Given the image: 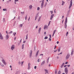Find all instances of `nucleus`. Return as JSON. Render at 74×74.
I'll list each match as a JSON object with an SVG mask.
<instances>
[{
  "mask_svg": "<svg viewBox=\"0 0 74 74\" xmlns=\"http://www.w3.org/2000/svg\"><path fill=\"white\" fill-rule=\"evenodd\" d=\"M67 17L65 20V25L64 26H65V29H66V27H67Z\"/></svg>",
  "mask_w": 74,
  "mask_h": 74,
  "instance_id": "1",
  "label": "nucleus"
},
{
  "mask_svg": "<svg viewBox=\"0 0 74 74\" xmlns=\"http://www.w3.org/2000/svg\"><path fill=\"white\" fill-rule=\"evenodd\" d=\"M73 0H71V1H70V3L69 5V9L71 7V6H72V4H73Z\"/></svg>",
  "mask_w": 74,
  "mask_h": 74,
  "instance_id": "2",
  "label": "nucleus"
},
{
  "mask_svg": "<svg viewBox=\"0 0 74 74\" xmlns=\"http://www.w3.org/2000/svg\"><path fill=\"white\" fill-rule=\"evenodd\" d=\"M64 71L66 74H68V69L67 67L65 68Z\"/></svg>",
  "mask_w": 74,
  "mask_h": 74,
  "instance_id": "3",
  "label": "nucleus"
},
{
  "mask_svg": "<svg viewBox=\"0 0 74 74\" xmlns=\"http://www.w3.org/2000/svg\"><path fill=\"white\" fill-rule=\"evenodd\" d=\"M32 52H33V51H32V50H30V55L29 56V57L31 58V57H32Z\"/></svg>",
  "mask_w": 74,
  "mask_h": 74,
  "instance_id": "4",
  "label": "nucleus"
},
{
  "mask_svg": "<svg viewBox=\"0 0 74 74\" xmlns=\"http://www.w3.org/2000/svg\"><path fill=\"white\" fill-rule=\"evenodd\" d=\"M0 39L1 40H3V37L2 36V34H1V33L0 32Z\"/></svg>",
  "mask_w": 74,
  "mask_h": 74,
  "instance_id": "5",
  "label": "nucleus"
},
{
  "mask_svg": "<svg viewBox=\"0 0 74 74\" xmlns=\"http://www.w3.org/2000/svg\"><path fill=\"white\" fill-rule=\"evenodd\" d=\"M70 54H67L66 57V60L68 59L70 57Z\"/></svg>",
  "mask_w": 74,
  "mask_h": 74,
  "instance_id": "6",
  "label": "nucleus"
},
{
  "mask_svg": "<svg viewBox=\"0 0 74 74\" xmlns=\"http://www.w3.org/2000/svg\"><path fill=\"white\" fill-rule=\"evenodd\" d=\"M15 48V45H12L11 47L12 50H13Z\"/></svg>",
  "mask_w": 74,
  "mask_h": 74,
  "instance_id": "7",
  "label": "nucleus"
},
{
  "mask_svg": "<svg viewBox=\"0 0 74 74\" xmlns=\"http://www.w3.org/2000/svg\"><path fill=\"white\" fill-rule=\"evenodd\" d=\"M54 15H55V14H53L51 15V18H50L51 20H52V18H53V16H54Z\"/></svg>",
  "mask_w": 74,
  "mask_h": 74,
  "instance_id": "8",
  "label": "nucleus"
},
{
  "mask_svg": "<svg viewBox=\"0 0 74 74\" xmlns=\"http://www.w3.org/2000/svg\"><path fill=\"white\" fill-rule=\"evenodd\" d=\"M44 2H42L41 4V8H42L44 7Z\"/></svg>",
  "mask_w": 74,
  "mask_h": 74,
  "instance_id": "9",
  "label": "nucleus"
},
{
  "mask_svg": "<svg viewBox=\"0 0 74 74\" xmlns=\"http://www.w3.org/2000/svg\"><path fill=\"white\" fill-rule=\"evenodd\" d=\"M45 64V60H44L42 62L41 64L40 65V66H42L43 64Z\"/></svg>",
  "mask_w": 74,
  "mask_h": 74,
  "instance_id": "10",
  "label": "nucleus"
},
{
  "mask_svg": "<svg viewBox=\"0 0 74 74\" xmlns=\"http://www.w3.org/2000/svg\"><path fill=\"white\" fill-rule=\"evenodd\" d=\"M47 28H48V26L47 25H45L44 27V30H45V29H47Z\"/></svg>",
  "mask_w": 74,
  "mask_h": 74,
  "instance_id": "11",
  "label": "nucleus"
},
{
  "mask_svg": "<svg viewBox=\"0 0 74 74\" xmlns=\"http://www.w3.org/2000/svg\"><path fill=\"white\" fill-rule=\"evenodd\" d=\"M6 39L7 40H8V38H9V37H10V36H9V35L8 34H7L6 36Z\"/></svg>",
  "mask_w": 74,
  "mask_h": 74,
  "instance_id": "12",
  "label": "nucleus"
},
{
  "mask_svg": "<svg viewBox=\"0 0 74 74\" xmlns=\"http://www.w3.org/2000/svg\"><path fill=\"white\" fill-rule=\"evenodd\" d=\"M37 17H38V14H37L35 16V21H36L37 18Z\"/></svg>",
  "mask_w": 74,
  "mask_h": 74,
  "instance_id": "13",
  "label": "nucleus"
},
{
  "mask_svg": "<svg viewBox=\"0 0 74 74\" xmlns=\"http://www.w3.org/2000/svg\"><path fill=\"white\" fill-rule=\"evenodd\" d=\"M31 64H30V63H28V70H30V65Z\"/></svg>",
  "mask_w": 74,
  "mask_h": 74,
  "instance_id": "14",
  "label": "nucleus"
},
{
  "mask_svg": "<svg viewBox=\"0 0 74 74\" xmlns=\"http://www.w3.org/2000/svg\"><path fill=\"white\" fill-rule=\"evenodd\" d=\"M64 63H63L62 64L61 66V68H62V67H63V66H64Z\"/></svg>",
  "mask_w": 74,
  "mask_h": 74,
  "instance_id": "15",
  "label": "nucleus"
},
{
  "mask_svg": "<svg viewBox=\"0 0 74 74\" xmlns=\"http://www.w3.org/2000/svg\"><path fill=\"white\" fill-rule=\"evenodd\" d=\"M74 52V50L73 49L72 50V51L71 52V55H73V53Z\"/></svg>",
  "mask_w": 74,
  "mask_h": 74,
  "instance_id": "16",
  "label": "nucleus"
},
{
  "mask_svg": "<svg viewBox=\"0 0 74 74\" xmlns=\"http://www.w3.org/2000/svg\"><path fill=\"white\" fill-rule=\"evenodd\" d=\"M40 32H41V27H40L39 28V30H38L39 33H40Z\"/></svg>",
  "mask_w": 74,
  "mask_h": 74,
  "instance_id": "17",
  "label": "nucleus"
},
{
  "mask_svg": "<svg viewBox=\"0 0 74 74\" xmlns=\"http://www.w3.org/2000/svg\"><path fill=\"white\" fill-rule=\"evenodd\" d=\"M24 45H25V44H23L22 45V49H23L24 48Z\"/></svg>",
  "mask_w": 74,
  "mask_h": 74,
  "instance_id": "18",
  "label": "nucleus"
},
{
  "mask_svg": "<svg viewBox=\"0 0 74 74\" xmlns=\"http://www.w3.org/2000/svg\"><path fill=\"white\" fill-rule=\"evenodd\" d=\"M29 9L30 10V9H32V5H30L29 6Z\"/></svg>",
  "mask_w": 74,
  "mask_h": 74,
  "instance_id": "19",
  "label": "nucleus"
},
{
  "mask_svg": "<svg viewBox=\"0 0 74 74\" xmlns=\"http://www.w3.org/2000/svg\"><path fill=\"white\" fill-rule=\"evenodd\" d=\"M45 71L47 73H48V71H47V69H44Z\"/></svg>",
  "mask_w": 74,
  "mask_h": 74,
  "instance_id": "20",
  "label": "nucleus"
},
{
  "mask_svg": "<svg viewBox=\"0 0 74 74\" xmlns=\"http://www.w3.org/2000/svg\"><path fill=\"white\" fill-rule=\"evenodd\" d=\"M50 58V57H49V58L47 59V63H48L49 62V59Z\"/></svg>",
  "mask_w": 74,
  "mask_h": 74,
  "instance_id": "21",
  "label": "nucleus"
},
{
  "mask_svg": "<svg viewBox=\"0 0 74 74\" xmlns=\"http://www.w3.org/2000/svg\"><path fill=\"white\" fill-rule=\"evenodd\" d=\"M71 10H69L68 12V14H70V11H71Z\"/></svg>",
  "mask_w": 74,
  "mask_h": 74,
  "instance_id": "22",
  "label": "nucleus"
},
{
  "mask_svg": "<svg viewBox=\"0 0 74 74\" xmlns=\"http://www.w3.org/2000/svg\"><path fill=\"white\" fill-rule=\"evenodd\" d=\"M61 73V71H60H60H58V73L57 74H60Z\"/></svg>",
  "mask_w": 74,
  "mask_h": 74,
  "instance_id": "23",
  "label": "nucleus"
},
{
  "mask_svg": "<svg viewBox=\"0 0 74 74\" xmlns=\"http://www.w3.org/2000/svg\"><path fill=\"white\" fill-rule=\"evenodd\" d=\"M47 2H46L45 4L44 5V7H45L46 6V5H47Z\"/></svg>",
  "mask_w": 74,
  "mask_h": 74,
  "instance_id": "24",
  "label": "nucleus"
},
{
  "mask_svg": "<svg viewBox=\"0 0 74 74\" xmlns=\"http://www.w3.org/2000/svg\"><path fill=\"white\" fill-rule=\"evenodd\" d=\"M62 5H63L64 4V3L65 2H64V1H62Z\"/></svg>",
  "mask_w": 74,
  "mask_h": 74,
  "instance_id": "25",
  "label": "nucleus"
},
{
  "mask_svg": "<svg viewBox=\"0 0 74 74\" xmlns=\"http://www.w3.org/2000/svg\"><path fill=\"white\" fill-rule=\"evenodd\" d=\"M58 52H60V48L58 49Z\"/></svg>",
  "mask_w": 74,
  "mask_h": 74,
  "instance_id": "26",
  "label": "nucleus"
},
{
  "mask_svg": "<svg viewBox=\"0 0 74 74\" xmlns=\"http://www.w3.org/2000/svg\"><path fill=\"white\" fill-rule=\"evenodd\" d=\"M2 62H3V63H5V60H2Z\"/></svg>",
  "mask_w": 74,
  "mask_h": 74,
  "instance_id": "27",
  "label": "nucleus"
},
{
  "mask_svg": "<svg viewBox=\"0 0 74 74\" xmlns=\"http://www.w3.org/2000/svg\"><path fill=\"white\" fill-rule=\"evenodd\" d=\"M48 37L47 36H46L45 37V38H44V39L45 40L46 39H48Z\"/></svg>",
  "mask_w": 74,
  "mask_h": 74,
  "instance_id": "28",
  "label": "nucleus"
},
{
  "mask_svg": "<svg viewBox=\"0 0 74 74\" xmlns=\"http://www.w3.org/2000/svg\"><path fill=\"white\" fill-rule=\"evenodd\" d=\"M40 19H41V17H39V18L38 20V22H39V21H40Z\"/></svg>",
  "mask_w": 74,
  "mask_h": 74,
  "instance_id": "29",
  "label": "nucleus"
},
{
  "mask_svg": "<svg viewBox=\"0 0 74 74\" xmlns=\"http://www.w3.org/2000/svg\"><path fill=\"white\" fill-rule=\"evenodd\" d=\"M40 8H39V7H38V8H37V10L38 11H39V10H40Z\"/></svg>",
  "mask_w": 74,
  "mask_h": 74,
  "instance_id": "30",
  "label": "nucleus"
},
{
  "mask_svg": "<svg viewBox=\"0 0 74 74\" xmlns=\"http://www.w3.org/2000/svg\"><path fill=\"white\" fill-rule=\"evenodd\" d=\"M0 64L1 66H2V67H3L4 66V65H2V64H1V63H0Z\"/></svg>",
  "mask_w": 74,
  "mask_h": 74,
  "instance_id": "31",
  "label": "nucleus"
},
{
  "mask_svg": "<svg viewBox=\"0 0 74 74\" xmlns=\"http://www.w3.org/2000/svg\"><path fill=\"white\" fill-rule=\"evenodd\" d=\"M56 30H55L54 31L53 34H55V33Z\"/></svg>",
  "mask_w": 74,
  "mask_h": 74,
  "instance_id": "32",
  "label": "nucleus"
},
{
  "mask_svg": "<svg viewBox=\"0 0 74 74\" xmlns=\"http://www.w3.org/2000/svg\"><path fill=\"white\" fill-rule=\"evenodd\" d=\"M51 21H49V24H48V26H49V25H50V23H51Z\"/></svg>",
  "mask_w": 74,
  "mask_h": 74,
  "instance_id": "33",
  "label": "nucleus"
},
{
  "mask_svg": "<svg viewBox=\"0 0 74 74\" xmlns=\"http://www.w3.org/2000/svg\"><path fill=\"white\" fill-rule=\"evenodd\" d=\"M3 11H7V9H3Z\"/></svg>",
  "mask_w": 74,
  "mask_h": 74,
  "instance_id": "34",
  "label": "nucleus"
},
{
  "mask_svg": "<svg viewBox=\"0 0 74 74\" xmlns=\"http://www.w3.org/2000/svg\"><path fill=\"white\" fill-rule=\"evenodd\" d=\"M38 53H36V57H37V56H38Z\"/></svg>",
  "mask_w": 74,
  "mask_h": 74,
  "instance_id": "35",
  "label": "nucleus"
},
{
  "mask_svg": "<svg viewBox=\"0 0 74 74\" xmlns=\"http://www.w3.org/2000/svg\"><path fill=\"white\" fill-rule=\"evenodd\" d=\"M27 36H28V35H27V36H26V40H27V38H28Z\"/></svg>",
  "mask_w": 74,
  "mask_h": 74,
  "instance_id": "36",
  "label": "nucleus"
},
{
  "mask_svg": "<svg viewBox=\"0 0 74 74\" xmlns=\"http://www.w3.org/2000/svg\"><path fill=\"white\" fill-rule=\"evenodd\" d=\"M22 26H23V25L22 24H21L20 25V27H22Z\"/></svg>",
  "mask_w": 74,
  "mask_h": 74,
  "instance_id": "37",
  "label": "nucleus"
},
{
  "mask_svg": "<svg viewBox=\"0 0 74 74\" xmlns=\"http://www.w3.org/2000/svg\"><path fill=\"white\" fill-rule=\"evenodd\" d=\"M55 74H57V70H56L55 71Z\"/></svg>",
  "mask_w": 74,
  "mask_h": 74,
  "instance_id": "38",
  "label": "nucleus"
},
{
  "mask_svg": "<svg viewBox=\"0 0 74 74\" xmlns=\"http://www.w3.org/2000/svg\"><path fill=\"white\" fill-rule=\"evenodd\" d=\"M27 15H26V16L25 17V20H26V19H27Z\"/></svg>",
  "mask_w": 74,
  "mask_h": 74,
  "instance_id": "39",
  "label": "nucleus"
},
{
  "mask_svg": "<svg viewBox=\"0 0 74 74\" xmlns=\"http://www.w3.org/2000/svg\"><path fill=\"white\" fill-rule=\"evenodd\" d=\"M3 22H5V18H3Z\"/></svg>",
  "mask_w": 74,
  "mask_h": 74,
  "instance_id": "40",
  "label": "nucleus"
},
{
  "mask_svg": "<svg viewBox=\"0 0 74 74\" xmlns=\"http://www.w3.org/2000/svg\"><path fill=\"white\" fill-rule=\"evenodd\" d=\"M20 18H21V16H19L18 18V19H20Z\"/></svg>",
  "mask_w": 74,
  "mask_h": 74,
  "instance_id": "41",
  "label": "nucleus"
},
{
  "mask_svg": "<svg viewBox=\"0 0 74 74\" xmlns=\"http://www.w3.org/2000/svg\"><path fill=\"white\" fill-rule=\"evenodd\" d=\"M36 46H35L34 47V51H35L36 50Z\"/></svg>",
  "mask_w": 74,
  "mask_h": 74,
  "instance_id": "42",
  "label": "nucleus"
},
{
  "mask_svg": "<svg viewBox=\"0 0 74 74\" xmlns=\"http://www.w3.org/2000/svg\"><path fill=\"white\" fill-rule=\"evenodd\" d=\"M6 3H7V4H8V3H10V1H7Z\"/></svg>",
  "mask_w": 74,
  "mask_h": 74,
  "instance_id": "43",
  "label": "nucleus"
},
{
  "mask_svg": "<svg viewBox=\"0 0 74 74\" xmlns=\"http://www.w3.org/2000/svg\"><path fill=\"white\" fill-rule=\"evenodd\" d=\"M37 62H40V58H39L38 60H37Z\"/></svg>",
  "mask_w": 74,
  "mask_h": 74,
  "instance_id": "44",
  "label": "nucleus"
},
{
  "mask_svg": "<svg viewBox=\"0 0 74 74\" xmlns=\"http://www.w3.org/2000/svg\"><path fill=\"white\" fill-rule=\"evenodd\" d=\"M23 62H24V61L23 62H22L21 64V65H23Z\"/></svg>",
  "mask_w": 74,
  "mask_h": 74,
  "instance_id": "45",
  "label": "nucleus"
},
{
  "mask_svg": "<svg viewBox=\"0 0 74 74\" xmlns=\"http://www.w3.org/2000/svg\"><path fill=\"white\" fill-rule=\"evenodd\" d=\"M34 68L35 69H36V68H37V66H35L34 67Z\"/></svg>",
  "mask_w": 74,
  "mask_h": 74,
  "instance_id": "46",
  "label": "nucleus"
},
{
  "mask_svg": "<svg viewBox=\"0 0 74 74\" xmlns=\"http://www.w3.org/2000/svg\"><path fill=\"white\" fill-rule=\"evenodd\" d=\"M13 13H15V12H16V11L15 10H14L13 11Z\"/></svg>",
  "mask_w": 74,
  "mask_h": 74,
  "instance_id": "47",
  "label": "nucleus"
},
{
  "mask_svg": "<svg viewBox=\"0 0 74 74\" xmlns=\"http://www.w3.org/2000/svg\"><path fill=\"white\" fill-rule=\"evenodd\" d=\"M12 33V31H11L9 32L10 34H11Z\"/></svg>",
  "mask_w": 74,
  "mask_h": 74,
  "instance_id": "48",
  "label": "nucleus"
},
{
  "mask_svg": "<svg viewBox=\"0 0 74 74\" xmlns=\"http://www.w3.org/2000/svg\"><path fill=\"white\" fill-rule=\"evenodd\" d=\"M57 50H58V49H57V50H54V52H56V51H57Z\"/></svg>",
  "mask_w": 74,
  "mask_h": 74,
  "instance_id": "49",
  "label": "nucleus"
},
{
  "mask_svg": "<svg viewBox=\"0 0 74 74\" xmlns=\"http://www.w3.org/2000/svg\"><path fill=\"white\" fill-rule=\"evenodd\" d=\"M59 42L58 41L57 42V44H59Z\"/></svg>",
  "mask_w": 74,
  "mask_h": 74,
  "instance_id": "50",
  "label": "nucleus"
},
{
  "mask_svg": "<svg viewBox=\"0 0 74 74\" xmlns=\"http://www.w3.org/2000/svg\"><path fill=\"white\" fill-rule=\"evenodd\" d=\"M3 63L5 65H6V64H7V63H6L5 62V63Z\"/></svg>",
  "mask_w": 74,
  "mask_h": 74,
  "instance_id": "51",
  "label": "nucleus"
},
{
  "mask_svg": "<svg viewBox=\"0 0 74 74\" xmlns=\"http://www.w3.org/2000/svg\"><path fill=\"white\" fill-rule=\"evenodd\" d=\"M41 1L42 2H42H43L44 3V0H42Z\"/></svg>",
  "mask_w": 74,
  "mask_h": 74,
  "instance_id": "52",
  "label": "nucleus"
},
{
  "mask_svg": "<svg viewBox=\"0 0 74 74\" xmlns=\"http://www.w3.org/2000/svg\"><path fill=\"white\" fill-rule=\"evenodd\" d=\"M49 36H50V38H51V34H50Z\"/></svg>",
  "mask_w": 74,
  "mask_h": 74,
  "instance_id": "53",
  "label": "nucleus"
},
{
  "mask_svg": "<svg viewBox=\"0 0 74 74\" xmlns=\"http://www.w3.org/2000/svg\"><path fill=\"white\" fill-rule=\"evenodd\" d=\"M38 52H39V50H38L37 52L36 53H38Z\"/></svg>",
  "mask_w": 74,
  "mask_h": 74,
  "instance_id": "54",
  "label": "nucleus"
},
{
  "mask_svg": "<svg viewBox=\"0 0 74 74\" xmlns=\"http://www.w3.org/2000/svg\"><path fill=\"white\" fill-rule=\"evenodd\" d=\"M67 63H68V62H66L65 63V64H67Z\"/></svg>",
  "mask_w": 74,
  "mask_h": 74,
  "instance_id": "55",
  "label": "nucleus"
},
{
  "mask_svg": "<svg viewBox=\"0 0 74 74\" xmlns=\"http://www.w3.org/2000/svg\"><path fill=\"white\" fill-rule=\"evenodd\" d=\"M70 65H67V66H68V67H70Z\"/></svg>",
  "mask_w": 74,
  "mask_h": 74,
  "instance_id": "56",
  "label": "nucleus"
},
{
  "mask_svg": "<svg viewBox=\"0 0 74 74\" xmlns=\"http://www.w3.org/2000/svg\"><path fill=\"white\" fill-rule=\"evenodd\" d=\"M56 48V45L55 46L54 48V49H55Z\"/></svg>",
  "mask_w": 74,
  "mask_h": 74,
  "instance_id": "57",
  "label": "nucleus"
},
{
  "mask_svg": "<svg viewBox=\"0 0 74 74\" xmlns=\"http://www.w3.org/2000/svg\"><path fill=\"white\" fill-rule=\"evenodd\" d=\"M16 32H15L14 35V36H15V35L16 34Z\"/></svg>",
  "mask_w": 74,
  "mask_h": 74,
  "instance_id": "58",
  "label": "nucleus"
},
{
  "mask_svg": "<svg viewBox=\"0 0 74 74\" xmlns=\"http://www.w3.org/2000/svg\"><path fill=\"white\" fill-rule=\"evenodd\" d=\"M69 14H68V13H67V16H69Z\"/></svg>",
  "mask_w": 74,
  "mask_h": 74,
  "instance_id": "59",
  "label": "nucleus"
},
{
  "mask_svg": "<svg viewBox=\"0 0 74 74\" xmlns=\"http://www.w3.org/2000/svg\"><path fill=\"white\" fill-rule=\"evenodd\" d=\"M19 0H15V1H18Z\"/></svg>",
  "mask_w": 74,
  "mask_h": 74,
  "instance_id": "60",
  "label": "nucleus"
},
{
  "mask_svg": "<svg viewBox=\"0 0 74 74\" xmlns=\"http://www.w3.org/2000/svg\"><path fill=\"white\" fill-rule=\"evenodd\" d=\"M63 18H64V16H62V19H63Z\"/></svg>",
  "mask_w": 74,
  "mask_h": 74,
  "instance_id": "61",
  "label": "nucleus"
},
{
  "mask_svg": "<svg viewBox=\"0 0 74 74\" xmlns=\"http://www.w3.org/2000/svg\"><path fill=\"white\" fill-rule=\"evenodd\" d=\"M49 41H51V38H49Z\"/></svg>",
  "mask_w": 74,
  "mask_h": 74,
  "instance_id": "62",
  "label": "nucleus"
},
{
  "mask_svg": "<svg viewBox=\"0 0 74 74\" xmlns=\"http://www.w3.org/2000/svg\"><path fill=\"white\" fill-rule=\"evenodd\" d=\"M26 42V41H24L23 42V43H25Z\"/></svg>",
  "mask_w": 74,
  "mask_h": 74,
  "instance_id": "63",
  "label": "nucleus"
},
{
  "mask_svg": "<svg viewBox=\"0 0 74 74\" xmlns=\"http://www.w3.org/2000/svg\"><path fill=\"white\" fill-rule=\"evenodd\" d=\"M73 30H74V27H73Z\"/></svg>",
  "mask_w": 74,
  "mask_h": 74,
  "instance_id": "64",
  "label": "nucleus"
}]
</instances>
